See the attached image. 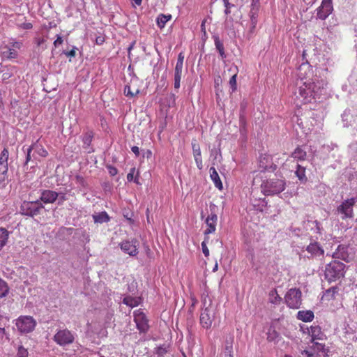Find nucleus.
I'll list each match as a JSON object with an SVG mask.
<instances>
[{"instance_id":"f257e3e1","label":"nucleus","mask_w":357,"mask_h":357,"mask_svg":"<svg viewBox=\"0 0 357 357\" xmlns=\"http://www.w3.org/2000/svg\"><path fill=\"white\" fill-rule=\"evenodd\" d=\"M323 88L321 87L320 83L314 82H305L303 85L299 86L298 91L294 94L297 98H301L303 103L311 102L312 99H320Z\"/></svg>"},{"instance_id":"f03ea898","label":"nucleus","mask_w":357,"mask_h":357,"mask_svg":"<svg viewBox=\"0 0 357 357\" xmlns=\"http://www.w3.org/2000/svg\"><path fill=\"white\" fill-rule=\"evenodd\" d=\"M262 192L265 195H275L282 192L286 187V182L282 176L278 178L275 175L264 181L261 185Z\"/></svg>"},{"instance_id":"7ed1b4c3","label":"nucleus","mask_w":357,"mask_h":357,"mask_svg":"<svg viewBox=\"0 0 357 357\" xmlns=\"http://www.w3.org/2000/svg\"><path fill=\"white\" fill-rule=\"evenodd\" d=\"M345 265L340 261H334L326 266L325 278L329 282H333L343 278Z\"/></svg>"},{"instance_id":"20e7f679","label":"nucleus","mask_w":357,"mask_h":357,"mask_svg":"<svg viewBox=\"0 0 357 357\" xmlns=\"http://www.w3.org/2000/svg\"><path fill=\"white\" fill-rule=\"evenodd\" d=\"M44 209V206L40 200L24 201L20 206V213L23 215L33 218L40 215Z\"/></svg>"},{"instance_id":"39448f33","label":"nucleus","mask_w":357,"mask_h":357,"mask_svg":"<svg viewBox=\"0 0 357 357\" xmlns=\"http://www.w3.org/2000/svg\"><path fill=\"white\" fill-rule=\"evenodd\" d=\"M223 73L220 68L214 69L213 70V79H214V91L215 95V100L217 105L220 109L223 108V103L222 102V91H223V79L222 76Z\"/></svg>"},{"instance_id":"423d86ee","label":"nucleus","mask_w":357,"mask_h":357,"mask_svg":"<svg viewBox=\"0 0 357 357\" xmlns=\"http://www.w3.org/2000/svg\"><path fill=\"white\" fill-rule=\"evenodd\" d=\"M15 325L22 334L31 333L36 326V321L31 316H20Z\"/></svg>"},{"instance_id":"0eeeda50","label":"nucleus","mask_w":357,"mask_h":357,"mask_svg":"<svg viewBox=\"0 0 357 357\" xmlns=\"http://www.w3.org/2000/svg\"><path fill=\"white\" fill-rule=\"evenodd\" d=\"M75 339L74 334L67 328L59 330L53 337V340L61 347L73 344Z\"/></svg>"},{"instance_id":"6e6552de","label":"nucleus","mask_w":357,"mask_h":357,"mask_svg":"<svg viewBox=\"0 0 357 357\" xmlns=\"http://www.w3.org/2000/svg\"><path fill=\"white\" fill-rule=\"evenodd\" d=\"M302 293L299 289L291 288L284 296L285 303L290 308L298 309L301 305Z\"/></svg>"},{"instance_id":"1a4fd4ad","label":"nucleus","mask_w":357,"mask_h":357,"mask_svg":"<svg viewBox=\"0 0 357 357\" xmlns=\"http://www.w3.org/2000/svg\"><path fill=\"white\" fill-rule=\"evenodd\" d=\"M357 202L356 197H351L344 201L337 208L338 213L342 215V219L351 218L354 217L353 206Z\"/></svg>"},{"instance_id":"9d476101","label":"nucleus","mask_w":357,"mask_h":357,"mask_svg":"<svg viewBox=\"0 0 357 357\" xmlns=\"http://www.w3.org/2000/svg\"><path fill=\"white\" fill-rule=\"evenodd\" d=\"M134 321L139 333H146L149 330V320L140 310L134 312Z\"/></svg>"},{"instance_id":"9b49d317","label":"nucleus","mask_w":357,"mask_h":357,"mask_svg":"<svg viewBox=\"0 0 357 357\" xmlns=\"http://www.w3.org/2000/svg\"><path fill=\"white\" fill-rule=\"evenodd\" d=\"M306 251L310 255L309 258H320L324 255L322 246L314 239L311 238L310 244L306 247Z\"/></svg>"},{"instance_id":"f8f14e48","label":"nucleus","mask_w":357,"mask_h":357,"mask_svg":"<svg viewBox=\"0 0 357 357\" xmlns=\"http://www.w3.org/2000/svg\"><path fill=\"white\" fill-rule=\"evenodd\" d=\"M317 10V17L322 20H326L333 10L332 0H323Z\"/></svg>"},{"instance_id":"ddd939ff","label":"nucleus","mask_w":357,"mask_h":357,"mask_svg":"<svg viewBox=\"0 0 357 357\" xmlns=\"http://www.w3.org/2000/svg\"><path fill=\"white\" fill-rule=\"evenodd\" d=\"M121 249L126 254L131 257L136 256L138 254V241L132 239L131 241H123L120 244Z\"/></svg>"},{"instance_id":"4468645a","label":"nucleus","mask_w":357,"mask_h":357,"mask_svg":"<svg viewBox=\"0 0 357 357\" xmlns=\"http://www.w3.org/2000/svg\"><path fill=\"white\" fill-rule=\"evenodd\" d=\"M277 164L269 155H261L259 158V168L261 171L274 172L277 169Z\"/></svg>"},{"instance_id":"2eb2a0df","label":"nucleus","mask_w":357,"mask_h":357,"mask_svg":"<svg viewBox=\"0 0 357 357\" xmlns=\"http://www.w3.org/2000/svg\"><path fill=\"white\" fill-rule=\"evenodd\" d=\"M60 194L56 191L51 190H40V196L38 200L44 204H52L59 197Z\"/></svg>"},{"instance_id":"dca6fc26","label":"nucleus","mask_w":357,"mask_h":357,"mask_svg":"<svg viewBox=\"0 0 357 357\" xmlns=\"http://www.w3.org/2000/svg\"><path fill=\"white\" fill-rule=\"evenodd\" d=\"M191 144L196 165L199 169H202L203 167V164L202 160L200 146L197 142L196 139H192Z\"/></svg>"},{"instance_id":"f3484780","label":"nucleus","mask_w":357,"mask_h":357,"mask_svg":"<svg viewBox=\"0 0 357 357\" xmlns=\"http://www.w3.org/2000/svg\"><path fill=\"white\" fill-rule=\"evenodd\" d=\"M333 257L346 261H349V254L348 252V246L345 245H339L333 253Z\"/></svg>"},{"instance_id":"a211bd4d","label":"nucleus","mask_w":357,"mask_h":357,"mask_svg":"<svg viewBox=\"0 0 357 357\" xmlns=\"http://www.w3.org/2000/svg\"><path fill=\"white\" fill-rule=\"evenodd\" d=\"M210 310L205 308L200 315V324L204 328H208L211 326L212 319L210 316Z\"/></svg>"},{"instance_id":"6ab92c4d","label":"nucleus","mask_w":357,"mask_h":357,"mask_svg":"<svg viewBox=\"0 0 357 357\" xmlns=\"http://www.w3.org/2000/svg\"><path fill=\"white\" fill-rule=\"evenodd\" d=\"M310 333L312 337V342H314L317 340H322L326 337V335L321 331V329L319 326H311Z\"/></svg>"},{"instance_id":"aec40b11","label":"nucleus","mask_w":357,"mask_h":357,"mask_svg":"<svg viewBox=\"0 0 357 357\" xmlns=\"http://www.w3.org/2000/svg\"><path fill=\"white\" fill-rule=\"evenodd\" d=\"M92 218L95 223L102 224L108 222L110 220V217L106 211H102L100 213H95L92 215Z\"/></svg>"},{"instance_id":"412c9836","label":"nucleus","mask_w":357,"mask_h":357,"mask_svg":"<svg viewBox=\"0 0 357 357\" xmlns=\"http://www.w3.org/2000/svg\"><path fill=\"white\" fill-rule=\"evenodd\" d=\"M228 70L232 73L231 77H229V85L232 91L236 89V76L238 73V68L236 66H231L228 68Z\"/></svg>"},{"instance_id":"4be33fe9","label":"nucleus","mask_w":357,"mask_h":357,"mask_svg":"<svg viewBox=\"0 0 357 357\" xmlns=\"http://www.w3.org/2000/svg\"><path fill=\"white\" fill-rule=\"evenodd\" d=\"M291 156L298 160H305L307 157V152L305 147L298 146L291 153Z\"/></svg>"},{"instance_id":"5701e85b","label":"nucleus","mask_w":357,"mask_h":357,"mask_svg":"<svg viewBox=\"0 0 357 357\" xmlns=\"http://www.w3.org/2000/svg\"><path fill=\"white\" fill-rule=\"evenodd\" d=\"M297 318L304 322H309L313 320L314 313L310 310L299 311L297 314Z\"/></svg>"},{"instance_id":"b1692460","label":"nucleus","mask_w":357,"mask_h":357,"mask_svg":"<svg viewBox=\"0 0 357 357\" xmlns=\"http://www.w3.org/2000/svg\"><path fill=\"white\" fill-rule=\"evenodd\" d=\"M210 176L212 181L214 182L215 187H217L220 190H222L223 188L222 181L218 172H216L215 169L213 167L210 168Z\"/></svg>"},{"instance_id":"393cba45","label":"nucleus","mask_w":357,"mask_h":357,"mask_svg":"<svg viewBox=\"0 0 357 357\" xmlns=\"http://www.w3.org/2000/svg\"><path fill=\"white\" fill-rule=\"evenodd\" d=\"M269 302L274 305H280L282 298L278 295L276 289H272L268 294Z\"/></svg>"},{"instance_id":"a878e982","label":"nucleus","mask_w":357,"mask_h":357,"mask_svg":"<svg viewBox=\"0 0 357 357\" xmlns=\"http://www.w3.org/2000/svg\"><path fill=\"white\" fill-rule=\"evenodd\" d=\"M9 236L8 231L3 228L0 227V250L4 247L8 241Z\"/></svg>"},{"instance_id":"bb28decb","label":"nucleus","mask_w":357,"mask_h":357,"mask_svg":"<svg viewBox=\"0 0 357 357\" xmlns=\"http://www.w3.org/2000/svg\"><path fill=\"white\" fill-rule=\"evenodd\" d=\"M172 19L171 15L160 14L156 20L157 25L160 28L165 27L166 23Z\"/></svg>"},{"instance_id":"cd10ccee","label":"nucleus","mask_w":357,"mask_h":357,"mask_svg":"<svg viewBox=\"0 0 357 357\" xmlns=\"http://www.w3.org/2000/svg\"><path fill=\"white\" fill-rule=\"evenodd\" d=\"M93 138V132L92 131H87L84 133L82 137V142L84 144L83 147L84 149H88L91 145L92 139Z\"/></svg>"},{"instance_id":"c85d7f7f","label":"nucleus","mask_w":357,"mask_h":357,"mask_svg":"<svg viewBox=\"0 0 357 357\" xmlns=\"http://www.w3.org/2000/svg\"><path fill=\"white\" fill-rule=\"evenodd\" d=\"M31 147L32 150H34L41 157H46L48 155L47 151L38 142L33 143Z\"/></svg>"},{"instance_id":"c756f323","label":"nucleus","mask_w":357,"mask_h":357,"mask_svg":"<svg viewBox=\"0 0 357 357\" xmlns=\"http://www.w3.org/2000/svg\"><path fill=\"white\" fill-rule=\"evenodd\" d=\"M295 174L301 182H305L307 177L305 176V168L300 165H297Z\"/></svg>"},{"instance_id":"7c9ffc66","label":"nucleus","mask_w":357,"mask_h":357,"mask_svg":"<svg viewBox=\"0 0 357 357\" xmlns=\"http://www.w3.org/2000/svg\"><path fill=\"white\" fill-rule=\"evenodd\" d=\"M123 303L130 307H135L139 305V301L137 298L128 296L123 299Z\"/></svg>"},{"instance_id":"2f4dec72","label":"nucleus","mask_w":357,"mask_h":357,"mask_svg":"<svg viewBox=\"0 0 357 357\" xmlns=\"http://www.w3.org/2000/svg\"><path fill=\"white\" fill-rule=\"evenodd\" d=\"M183 68H175L174 70V88L178 89L180 88V82L182 75Z\"/></svg>"},{"instance_id":"473e14b6","label":"nucleus","mask_w":357,"mask_h":357,"mask_svg":"<svg viewBox=\"0 0 357 357\" xmlns=\"http://www.w3.org/2000/svg\"><path fill=\"white\" fill-rule=\"evenodd\" d=\"M353 119V116L350 114L349 111L345 110L344 113L342 114V120L344 123V127H349L352 126L351 119Z\"/></svg>"},{"instance_id":"72a5a7b5","label":"nucleus","mask_w":357,"mask_h":357,"mask_svg":"<svg viewBox=\"0 0 357 357\" xmlns=\"http://www.w3.org/2000/svg\"><path fill=\"white\" fill-rule=\"evenodd\" d=\"M9 293V287L6 281L0 278V298L6 297Z\"/></svg>"},{"instance_id":"f704fd0d","label":"nucleus","mask_w":357,"mask_h":357,"mask_svg":"<svg viewBox=\"0 0 357 357\" xmlns=\"http://www.w3.org/2000/svg\"><path fill=\"white\" fill-rule=\"evenodd\" d=\"M312 225V230H313L314 232H316L319 236L322 235L323 233V227L321 226V224L317 220L311 221L310 222Z\"/></svg>"},{"instance_id":"c9c22d12","label":"nucleus","mask_w":357,"mask_h":357,"mask_svg":"<svg viewBox=\"0 0 357 357\" xmlns=\"http://www.w3.org/2000/svg\"><path fill=\"white\" fill-rule=\"evenodd\" d=\"M213 38L214 39L216 49L218 50L220 55L223 57V45L219 36L214 35Z\"/></svg>"},{"instance_id":"e433bc0d","label":"nucleus","mask_w":357,"mask_h":357,"mask_svg":"<svg viewBox=\"0 0 357 357\" xmlns=\"http://www.w3.org/2000/svg\"><path fill=\"white\" fill-rule=\"evenodd\" d=\"M8 156L9 153L8 149L4 148L0 153V165L8 164Z\"/></svg>"},{"instance_id":"4c0bfd02","label":"nucleus","mask_w":357,"mask_h":357,"mask_svg":"<svg viewBox=\"0 0 357 357\" xmlns=\"http://www.w3.org/2000/svg\"><path fill=\"white\" fill-rule=\"evenodd\" d=\"M250 17L252 28H255L257 23L258 10H250Z\"/></svg>"},{"instance_id":"58836bf2","label":"nucleus","mask_w":357,"mask_h":357,"mask_svg":"<svg viewBox=\"0 0 357 357\" xmlns=\"http://www.w3.org/2000/svg\"><path fill=\"white\" fill-rule=\"evenodd\" d=\"M139 93V89H136L135 92L132 91L130 86L128 85H126L124 88V94L128 97L133 98L136 96Z\"/></svg>"},{"instance_id":"ea45409f","label":"nucleus","mask_w":357,"mask_h":357,"mask_svg":"<svg viewBox=\"0 0 357 357\" xmlns=\"http://www.w3.org/2000/svg\"><path fill=\"white\" fill-rule=\"evenodd\" d=\"M154 353L158 355V357H163L167 352V347L164 344L156 347Z\"/></svg>"},{"instance_id":"a19ab883","label":"nucleus","mask_w":357,"mask_h":357,"mask_svg":"<svg viewBox=\"0 0 357 357\" xmlns=\"http://www.w3.org/2000/svg\"><path fill=\"white\" fill-rule=\"evenodd\" d=\"M3 54L8 59H15L17 56V52L13 49H8L7 51H4Z\"/></svg>"},{"instance_id":"79ce46f5","label":"nucleus","mask_w":357,"mask_h":357,"mask_svg":"<svg viewBox=\"0 0 357 357\" xmlns=\"http://www.w3.org/2000/svg\"><path fill=\"white\" fill-rule=\"evenodd\" d=\"M206 223L208 228L205 230L204 234L207 235L213 232L215 230V224L213 222H211L210 220H206Z\"/></svg>"},{"instance_id":"37998d69","label":"nucleus","mask_w":357,"mask_h":357,"mask_svg":"<svg viewBox=\"0 0 357 357\" xmlns=\"http://www.w3.org/2000/svg\"><path fill=\"white\" fill-rule=\"evenodd\" d=\"M28 351L23 346L20 345L17 348V357H28Z\"/></svg>"},{"instance_id":"c03bdc74","label":"nucleus","mask_w":357,"mask_h":357,"mask_svg":"<svg viewBox=\"0 0 357 357\" xmlns=\"http://www.w3.org/2000/svg\"><path fill=\"white\" fill-rule=\"evenodd\" d=\"M75 181L77 184H79L83 188H86L87 186V183L85 181L84 178L80 175H76Z\"/></svg>"},{"instance_id":"a18cd8bd","label":"nucleus","mask_w":357,"mask_h":357,"mask_svg":"<svg viewBox=\"0 0 357 357\" xmlns=\"http://www.w3.org/2000/svg\"><path fill=\"white\" fill-rule=\"evenodd\" d=\"M184 56L182 52L179 53L175 68H183Z\"/></svg>"},{"instance_id":"49530a36","label":"nucleus","mask_w":357,"mask_h":357,"mask_svg":"<svg viewBox=\"0 0 357 357\" xmlns=\"http://www.w3.org/2000/svg\"><path fill=\"white\" fill-rule=\"evenodd\" d=\"M337 292V287H333L329 288L326 291L325 295L331 296L332 298L334 297V295Z\"/></svg>"},{"instance_id":"de8ad7c7","label":"nucleus","mask_w":357,"mask_h":357,"mask_svg":"<svg viewBox=\"0 0 357 357\" xmlns=\"http://www.w3.org/2000/svg\"><path fill=\"white\" fill-rule=\"evenodd\" d=\"M76 50H77V47L74 46L71 50L63 51L62 53L68 57H70V58L75 57L76 55Z\"/></svg>"},{"instance_id":"09e8293b","label":"nucleus","mask_w":357,"mask_h":357,"mask_svg":"<svg viewBox=\"0 0 357 357\" xmlns=\"http://www.w3.org/2000/svg\"><path fill=\"white\" fill-rule=\"evenodd\" d=\"M1 73H2V75H1L2 81H6V80L8 79L13 75V73L11 72H10L8 70H7L6 71H4L3 70H1Z\"/></svg>"},{"instance_id":"8fccbe9b","label":"nucleus","mask_w":357,"mask_h":357,"mask_svg":"<svg viewBox=\"0 0 357 357\" xmlns=\"http://www.w3.org/2000/svg\"><path fill=\"white\" fill-rule=\"evenodd\" d=\"M259 8V0H252L250 10H258Z\"/></svg>"},{"instance_id":"3c124183","label":"nucleus","mask_w":357,"mask_h":357,"mask_svg":"<svg viewBox=\"0 0 357 357\" xmlns=\"http://www.w3.org/2000/svg\"><path fill=\"white\" fill-rule=\"evenodd\" d=\"M107 169H108L109 174L112 176L116 175L118 173V169L115 167H113L112 165L107 166Z\"/></svg>"},{"instance_id":"603ef678","label":"nucleus","mask_w":357,"mask_h":357,"mask_svg":"<svg viewBox=\"0 0 357 357\" xmlns=\"http://www.w3.org/2000/svg\"><path fill=\"white\" fill-rule=\"evenodd\" d=\"M135 172V168L132 167L130 169V172L127 175V180L129 182H131L134 179V174Z\"/></svg>"},{"instance_id":"864d4df0","label":"nucleus","mask_w":357,"mask_h":357,"mask_svg":"<svg viewBox=\"0 0 357 357\" xmlns=\"http://www.w3.org/2000/svg\"><path fill=\"white\" fill-rule=\"evenodd\" d=\"M34 42L36 44V47H39L45 43V40L43 38L36 37L34 38Z\"/></svg>"},{"instance_id":"5fc2aeb1","label":"nucleus","mask_w":357,"mask_h":357,"mask_svg":"<svg viewBox=\"0 0 357 357\" xmlns=\"http://www.w3.org/2000/svg\"><path fill=\"white\" fill-rule=\"evenodd\" d=\"M313 343H314L313 346L314 347L315 349H317V351H324V347H325V345L324 344L319 343L315 341Z\"/></svg>"},{"instance_id":"6e6d98bb","label":"nucleus","mask_w":357,"mask_h":357,"mask_svg":"<svg viewBox=\"0 0 357 357\" xmlns=\"http://www.w3.org/2000/svg\"><path fill=\"white\" fill-rule=\"evenodd\" d=\"M8 164L0 165V174H8Z\"/></svg>"},{"instance_id":"4d7b16f0","label":"nucleus","mask_w":357,"mask_h":357,"mask_svg":"<svg viewBox=\"0 0 357 357\" xmlns=\"http://www.w3.org/2000/svg\"><path fill=\"white\" fill-rule=\"evenodd\" d=\"M218 155H219V157L221 158V152L220 149H219V152L218 153L215 150H211V157L213 158V160H216L218 158Z\"/></svg>"},{"instance_id":"13d9d810","label":"nucleus","mask_w":357,"mask_h":357,"mask_svg":"<svg viewBox=\"0 0 357 357\" xmlns=\"http://www.w3.org/2000/svg\"><path fill=\"white\" fill-rule=\"evenodd\" d=\"M95 42L97 45H102L105 42V37L102 36H98L96 37Z\"/></svg>"},{"instance_id":"bf43d9fd","label":"nucleus","mask_w":357,"mask_h":357,"mask_svg":"<svg viewBox=\"0 0 357 357\" xmlns=\"http://www.w3.org/2000/svg\"><path fill=\"white\" fill-rule=\"evenodd\" d=\"M60 194L59 197H58V204H61L64 201L67 199L66 194L63 192H59Z\"/></svg>"},{"instance_id":"052dcab7","label":"nucleus","mask_w":357,"mask_h":357,"mask_svg":"<svg viewBox=\"0 0 357 357\" xmlns=\"http://www.w3.org/2000/svg\"><path fill=\"white\" fill-rule=\"evenodd\" d=\"M301 354L303 355V357H316L314 353L307 350L303 351Z\"/></svg>"},{"instance_id":"680f3d73","label":"nucleus","mask_w":357,"mask_h":357,"mask_svg":"<svg viewBox=\"0 0 357 357\" xmlns=\"http://www.w3.org/2000/svg\"><path fill=\"white\" fill-rule=\"evenodd\" d=\"M63 38L61 36L57 35L56 39L54 42V46L55 47H58L59 45L62 44L63 43Z\"/></svg>"},{"instance_id":"e2e57ef3","label":"nucleus","mask_w":357,"mask_h":357,"mask_svg":"<svg viewBox=\"0 0 357 357\" xmlns=\"http://www.w3.org/2000/svg\"><path fill=\"white\" fill-rule=\"evenodd\" d=\"M202 251H203V253L204 254V255L208 256L209 250H208V248L206 247V245L204 241H203L202 243Z\"/></svg>"},{"instance_id":"0e129e2a","label":"nucleus","mask_w":357,"mask_h":357,"mask_svg":"<svg viewBox=\"0 0 357 357\" xmlns=\"http://www.w3.org/2000/svg\"><path fill=\"white\" fill-rule=\"evenodd\" d=\"M8 179V174H0V185H4L5 181Z\"/></svg>"},{"instance_id":"69168bd1","label":"nucleus","mask_w":357,"mask_h":357,"mask_svg":"<svg viewBox=\"0 0 357 357\" xmlns=\"http://www.w3.org/2000/svg\"><path fill=\"white\" fill-rule=\"evenodd\" d=\"M32 151V149L31 146L27 149V153L26 157V162L25 164H27V162L31 160V153Z\"/></svg>"},{"instance_id":"338daca9","label":"nucleus","mask_w":357,"mask_h":357,"mask_svg":"<svg viewBox=\"0 0 357 357\" xmlns=\"http://www.w3.org/2000/svg\"><path fill=\"white\" fill-rule=\"evenodd\" d=\"M131 151L134 153V154L137 157L139 155V149L137 146H133L131 147Z\"/></svg>"},{"instance_id":"774afa93","label":"nucleus","mask_w":357,"mask_h":357,"mask_svg":"<svg viewBox=\"0 0 357 357\" xmlns=\"http://www.w3.org/2000/svg\"><path fill=\"white\" fill-rule=\"evenodd\" d=\"M225 356L226 357H232L231 355V351L228 347H227L225 349Z\"/></svg>"}]
</instances>
